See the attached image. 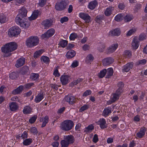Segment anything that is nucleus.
<instances>
[{
    "label": "nucleus",
    "mask_w": 147,
    "mask_h": 147,
    "mask_svg": "<svg viewBox=\"0 0 147 147\" xmlns=\"http://www.w3.org/2000/svg\"><path fill=\"white\" fill-rule=\"evenodd\" d=\"M17 47L18 45L15 42H11L4 45L1 48V51L5 53L4 57H9L11 54L8 53L16 50Z\"/></svg>",
    "instance_id": "f257e3e1"
},
{
    "label": "nucleus",
    "mask_w": 147,
    "mask_h": 147,
    "mask_svg": "<svg viewBox=\"0 0 147 147\" xmlns=\"http://www.w3.org/2000/svg\"><path fill=\"white\" fill-rule=\"evenodd\" d=\"M39 43V39L36 36H32L27 39L26 45L28 47L32 48L37 45Z\"/></svg>",
    "instance_id": "f03ea898"
},
{
    "label": "nucleus",
    "mask_w": 147,
    "mask_h": 147,
    "mask_svg": "<svg viewBox=\"0 0 147 147\" xmlns=\"http://www.w3.org/2000/svg\"><path fill=\"white\" fill-rule=\"evenodd\" d=\"M74 122L71 120H65L61 124V128L63 130L68 131L71 130L74 127Z\"/></svg>",
    "instance_id": "7ed1b4c3"
},
{
    "label": "nucleus",
    "mask_w": 147,
    "mask_h": 147,
    "mask_svg": "<svg viewBox=\"0 0 147 147\" xmlns=\"http://www.w3.org/2000/svg\"><path fill=\"white\" fill-rule=\"evenodd\" d=\"M21 31L19 27L14 26L11 28L9 30L8 35L10 37L16 36L18 35Z\"/></svg>",
    "instance_id": "20e7f679"
},
{
    "label": "nucleus",
    "mask_w": 147,
    "mask_h": 147,
    "mask_svg": "<svg viewBox=\"0 0 147 147\" xmlns=\"http://www.w3.org/2000/svg\"><path fill=\"white\" fill-rule=\"evenodd\" d=\"M27 11L24 7H22L19 10V13L16 18L17 22L20 20V18H25L27 16Z\"/></svg>",
    "instance_id": "39448f33"
},
{
    "label": "nucleus",
    "mask_w": 147,
    "mask_h": 147,
    "mask_svg": "<svg viewBox=\"0 0 147 147\" xmlns=\"http://www.w3.org/2000/svg\"><path fill=\"white\" fill-rule=\"evenodd\" d=\"M55 33V30L53 28H51L48 30L45 33L42 34L41 37L42 39H48L53 36Z\"/></svg>",
    "instance_id": "423d86ee"
},
{
    "label": "nucleus",
    "mask_w": 147,
    "mask_h": 147,
    "mask_svg": "<svg viewBox=\"0 0 147 147\" xmlns=\"http://www.w3.org/2000/svg\"><path fill=\"white\" fill-rule=\"evenodd\" d=\"M17 22L16 19L15 22L16 23L19 25L20 26L24 28H28L30 26V24L29 22L25 21V18H20V20Z\"/></svg>",
    "instance_id": "0eeeda50"
},
{
    "label": "nucleus",
    "mask_w": 147,
    "mask_h": 147,
    "mask_svg": "<svg viewBox=\"0 0 147 147\" xmlns=\"http://www.w3.org/2000/svg\"><path fill=\"white\" fill-rule=\"evenodd\" d=\"M67 5V3L65 1H62L59 3H56L55 5V9L58 11H62L64 9Z\"/></svg>",
    "instance_id": "6e6552de"
},
{
    "label": "nucleus",
    "mask_w": 147,
    "mask_h": 147,
    "mask_svg": "<svg viewBox=\"0 0 147 147\" xmlns=\"http://www.w3.org/2000/svg\"><path fill=\"white\" fill-rule=\"evenodd\" d=\"M64 99L65 101L71 105L74 104L75 102L76 99L75 97L71 94L66 96Z\"/></svg>",
    "instance_id": "1a4fd4ad"
},
{
    "label": "nucleus",
    "mask_w": 147,
    "mask_h": 147,
    "mask_svg": "<svg viewBox=\"0 0 147 147\" xmlns=\"http://www.w3.org/2000/svg\"><path fill=\"white\" fill-rule=\"evenodd\" d=\"M80 17L85 21L86 23H89L91 22V17L87 13H81L79 14Z\"/></svg>",
    "instance_id": "9d476101"
},
{
    "label": "nucleus",
    "mask_w": 147,
    "mask_h": 147,
    "mask_svg": "<svg viewBox=\"0 0 147 147\" xmlns=\"http://www.w3.org/2000/svg\"><path fill=\"white\" fill-rule=\"evenodd\" d=\"M53 22V20L51 19H47L42 21V24L44 26L45 29H47L51 26Z\"/></svg>",
    "instance_id": "9b49d317"
},
{
    "label": "nucleus",
    "mask_w": 147,
    "mask_h": 147,
    "mask_svg": "<svg viewBox=\"0 0 147 147\" xmlns=\"http://www.w3.org/2000/svg\"><path fill=\"white\" fill-rule=\"evenodd\" d=\"M25 59L24 57H22L18 59L16 61L15 66L17 68L21 67L24 64Z\"/></svg>",
    "instance_id": "f8f14e48"
},
{
    "label": "nucleus",
    "mask_w": 147,
    "mask_h": 147,
    "mask_svg": "<svg viewBox=\"0 0 147 147\" xmlns=\"http://www.w3.org/2000/svg\"><path fill=\"white\" fill-rule=\"evenodd\" d=\"M113 62V59L111 57H108L102 60L104 66H106L112 63Z\"/></svg>",
    "instance_id": "ddd939ff"
},
{
    "label": "nucleus",
    "mask_w": 147,
    "mask_h": 147,
    "mask_svg": "<svg viewBox=\"0 0 147 147\" xmlns=\"http://www.w3.org/2000/svg\"><path fill=\"white\" fill-rule=\"evenodd\" d=\"M146 131V129L145 127L141 128L139 132L137 133V136L139 138H143L145 135Z\"/></svg>",
    "instance_id": "4468645a"
},
{
    "label": "nucleus",
    "mask_w": 147,
    "mask_h": 147,
    "mask_svg": "<svg viewBox=\"0 0 147 147\" xmlns=\"http://www.w3.org/2000/svg\"><path fill=\"white\" fill-rule=\"evenodd\" d=\"M139 45L138 39L137 37H134L132 43V46L133 48L136 50L137 49Z\"/></svg>",
    "instance_id": "2eb2a0df"
},
{
    "label": "nucleus",
    "mask_w": 147,
    "mask_h": 147,
    "mask_svg": "<svg viewBox=\"0 0 147 147\" xmlns=\"http://www.w3.org/2000/svg\"><path fill=\"white\" fill-rule=\"evenodd\" d=\"M133 66L132 63H128L123 67V72H128L132 68Z\"/></svg>",
    "instance_id": "dca6fc26"
},
{
    "label": "nucleus",
    "mask_w": 147,
    "mask_h": 147,
    "mask_svg": "<svg viewBox=\"0 0 147 147\" xmlns=\"http://www.w3.org/2000/svg\"><path fill=\"white\" fill-rule=\"evenodd\" d=\"M69 76L67 75L62 76L60 78V80L63 85H65L69 82Z\"/></svg>",
    "instance_id": "f3484780"
},
{
    "label": "nucleus",
    "mask_w": 147,
    "mask_h": 147,
    "mask_svg": "<svg viewBox=\"0 0 147 147\" xmlns=\"http://www.w3.org/2000/svg\"><path fill=\"white\" fill-rule=\"evenodd\" d=\"M121 33V31L119 28L115 29L112 31H111L109 32L110 35L112 36H119Z\"/></svg>",
    "instance_id": "a211bd4d"
},
{
    "label": "nucleus",
    "mask_w": 147,
    "mask_h": 147,
    "mask_svg": "<svg viewBox=\"0 0 147 147\" xmlns=\"http://www.w3.org/2000/svg\"><path fill=\"white\" fill-rule=\"evenodd\" d=\"M64 139L67 142H69V144L73 143L74 141V137L72 135L65 136L64 137Z\"/></svg>",
    "instance_id": "6ab92c4d"
},
{
    "label": "nucleus",
    "mask_w": 147,
    "mask_h": 147,
    "mask_svg": "<svg viewBox=\"0 0 147 147\" xmlns=\"http://www.w3.org/2000/svg\"><path fill=\"white\" fill-rule=\"evenodd\" d=\"M118 46L117 44H113L111 47L108 48L107 53H111L114 52L117 48Z\"/></svg>",
    "instance_id": "aec40b11"
},
{
    "label": "nucleus",
    "mask_w": 147,
    "mask_h": 147,
    "mask_svg": "<svg viewBox=\"0 0 147 147\" xmlns=\"http://www.w3.org/2000/svg\"><path fill=\"white\" fill-rule=\"evenodd\" d=\"M28 71V67L26 65H25L20 69V73L23 75H25L27 74Z\"/></svg>",
    "instance_id": "412c9836"
},
{
    "label": "nucleus",
    "mask_w": 147,
    "mask_h": 147,
    "mask_svg": "<svg viewBox=\"0 0 147 147\" xmlns=\"http://www.w3.org/2000/svg\"><path fill=\"white\" fill-rule=\"evenodd\" d=\"M24 86H20L17 88L13 90L12 92V93L14 95L21 93L23 90Z\"/></svg>",
    "instance_id": "4be33fe9"
},
{
    "label": "nucleus",
    "mask_w": 147,
    "mask_h": 147,
    "mask_svg": "<svg viewBox=\"0 0 147 147\" xmlns=\"http://www.w3.org/2000/svg\"><path fill=\"white\" fill-rule=\"evenodd\" d=\"M9 107L11 110L12 111H16L17 110L18 108L17 103L14 102L11 103L9 104Z\"/></svg>",
    "instance_id": "5701e85b"
},
{
    "label": "nucleus",
    "mask_w": 147,
    "mask_h": 147,
    "mask_svg": "<svg viewBox=\"0 0 147 147\" xmlns=\"http://www.w3.org/2000/svg\"><path fill=\"white\" fill-rule=\"evenodd\" d=\"M133 18V16L131 14H126L125 15L124 14L123 19L125 22H128L131 21Z\"/></svg>",
    "instance_id": "b1692460"
},
{
    "label": "nucleus",
    "mask_w": 147,
    "mask_h": 147,
    "mask_svg": "<svg viewBox=\"0 0 147 147\" xmlns=\"http://www.w3.org/2000/svg\"><path fill=\"white\" fill-rule=\"evenodd\" d=\"M76 54V53L75 51L72 50H70L67 53V58L69 59L71 58L74 57Z\"/></svg>",
    "instance_id": "393cba45"
},
{
    "label": "nucleus",
    "mask_w": 147,
    "mask_h": 147,
    "mask_svg": "<svg viewBox=\"0 0 147 147\" xmlns=\"http://www.w3.org/2000/svg\"><path fill=\"white\" fill-rule=\"evenodd\" d=\"M44 95L43 93H39L36 96L35 99L36 102L38 103L41 101L44 98Z\"/></svg>",
    "instance_id": "a878e982"
},
{
    "label": "nucleus",
    "mask_w": 147,
    "mask_h": 147,
    "mask_svg": "<svg viewBox=\"0 0 147 147\" xmlns=\"http://www.w3.org/2000/svg\"><path fill=\"white\" fill-rule=\"evenodd\" d=\"M97 4V1L96 0H94L89 3L88 7L91 9H93L96 7Z\"/></svg>",
    "instance_id": "bb28decb"
},
{
    "label": "nucleus",
    "mask_w": 147,
    "mask_h": 147,
    "mask_svg": "<svg viewBox=\"0 0 147 147\" xmlns=\"http://www.w3.org/2000/svg\"><path fill=\"white\" fill-rule=\"evenodd\" d=\"M39 11L38 10H36L33 13L32 16L29 17V19L30 20H32L36 19L37 17L38 13Z\"/></svg>",
    "instance_id": "cd10ccee"
},
{
    "label": "nucleus",
    "mask_w": 147,
    "mask_h": 147,
    "mask_svg": "<svg viewBox=\"0 0 147 147\" xmlns=\"http://www.w3.org/2000/svg\"><path fill=\"white\" fill-rule=\"evenodd\" d=\"M99 122H100V126L101 129H105L107 127V126L105 125L106 122L105 119L102 118L100 119Z\"/></svg>",
    "instance_id": "c85d7f7f"
},
{
    "label": "nucleus",
    "mask_w": 147,
    "mask_h": 147,
    "mask_svg": "<svg viewBox=\"0 0 147 147\" xmlns=\"http://www.w3.org/2000/svg\"><path fill=\"white\" fill-rule=\"evenodd\" d=\"M114 8L113 7H109L107 8L106 10L105 11V14L107 16H109L111 14V12L112 10H113Z\"/></svg>",
    "instance_id": "c756f323"
},
{
    "label": "nucleus",
    "mask_w": 147,
    "mask_h": 147,
    "mask_svg": "<svg viewBox=\"0 0 147 147\" xmlns=\"http://www.w3.org/2000/svg\"><path fill=\"white\" fill-rule=\"evenodd\" d=\"M113 73V69L112 68H108L107 70L106 73L107 75L106 76V78H109L111 76Z\"/></svg>",
    "instance_id": "7c9ffc66"
},
{
    "label": "nucleus",
    "mask_w": 147,
    "mask_h": 147,
    "mask_svg": "<svg viewBox=\"0 0 147 147\" xmlns=\"http://www.w3.org/2000/svg\"><path fill=\"white\" fill-rule=\"evenodd\" d=\"M39 75L38 74L33 73L31 74L30 78L33 81L37 80L38 78Z\"/></svg>",
    "instance_id": "2f4dec72"
},
{
    "label": "nucleus",
    "mask_w": 147,
    "mask_h": 147,
    "mask_svg": "<svg viewBox=\"0 0 147 147\" xmlns=\"http://www.w3.org/2000/svg\"><path fill=\"white\" fill-rule=\"evenodd\" d=\"M31 112V109L30 106H27L24 107L23 110V113L25 114L30 113Z\"/></svg>",
    "instance_id": "473e14b6"
},
{
    "label": "nucleus",
    "mask_w": 147,
    "mask_h": 147,
    "mask_svg": "<svg viewBox=\"0 0 147 147\" xmlns=\"http://www.w3.org/2000/svg\"><path fill=\"white\" fill-rule=\"evenodd\" d=\"M123 13L118 14L115 17V19L117 21H120L123 19Z\"/></svg>",
    "instance_id": "72a5a7b5"
},
{
    "label": "nucleus",
    "mask_w": 147,
    "mask_h": 147,
    "mask_svg": "<svg viewBox=\"0 0 147 147\" xmlns=\"http://www.w3.org/2000/svg\"><path fill=\"white\" fill-rule=\"evenodd\" d=\"M111 108L109 109L105 108L103 111V115L105 117H107V116L109 115V114L111 113Z\"/></svg>",
    "instance_id": "f704fd0d"
},
{
    "label": "nucleus",
    "mask_w": 147,
    "mask_h": 147,
    "mask_svg": "<svg viewBox=\"0 0 147 147\" xmlns=\"http://www.w3.org/2000/svg\"><path fill=\"white\" fill-rule=\"evenodd\" d=\"M32 142V139L31 138L27 139L25 140L23 142V144L25 146L30 145Z\"/></svg>",
    "instance_id": "c9c22d12"
},
{
    "label": "nucleus",
    "mask_w": 147,
    "mask_h": 147,
    "mask_svg": "<svg viewBox=\"0 0 147 147\" xmlns=\"http://www.w3.org/2000/svg\"><path fill=\"white\" fill-rule=\"evenodd\" d=\"M107 72V70L106 69H104L101 71L100 73H98V76L99 78H103L106 75Z\"/></svg>",
    "instance_id": "e433bc0d"
},
{
    "label": "nucleus",
    "mask_w": 147,
    "mask_h": 147,
    "mask_svg": "<svg viewBox=\"0 0 147 147\" xmlns=\"http://www.w3.org/2000/svg\"><path fill=\"white\" fill-rule=\"evenodd\" d=\"M68 42L67 40H62L60 41L59 43V45L62 47H65L67 44Z\"/></svg>",
    "instance_id": "4c0bfd02"
},
{
    "label": "nucleus",
    "mask_w": 147,
    "mask_h": 147,
    "mask_svg": "<svg viewBox=\"0 0 147 147\" xmlns=\"http://www.w3.org/2000/svg\"><path fill=\"white\" fill-rule=\"evenodd\" d=\"M43 52V51L42 50L36 51L34 54V58H37Z\"/></svg>",
    "instance_id": "58836bf2"
},
{
    "label": "nucleus",
    "mask_w": 147,
    "mask_h": 147,
    "mask_svg": "<svg viewBox=\"0 0 147 147\" xmlns=\"http://www.w3.org/2000/svg\"><path fill=\"white\" fill-rule=\"evenodd\" d=\"M146 62V60L145 59H143L138 61L136 63V65H143L145 64Z\"/></svg>",
    "instance_id": "ea45409f"
},
{
    "label": "nucleus",
    "mask_w": 147,
    "mask_h": 147,
    "mask_svg": "<svg viewBox=\"0 0 147 147\" xmlns=\"http://www.w3.org/2000/svg\"><path fill=\"white\" fill-rule=\"evenodd\" d=\"M41 60L45 63H47L50 61L49 58L46 56H43L41 57Z\"/></svg>",
    "instance_id": "a19ab883"
},
{
    "label": "nucleus",
    "mask_w": 147,
    "mask_h": 147,
    "mask_svg": "<svg viewBox=\"0 0 147 147\" xmlns=\"http://www.w3.org/2000/svg\"><path fill=\"white\" fill-rule=\"evenodd\" d=\"M49 117L47 116H46L44 118V121L42 122V123L41 126L42 127H45L46 124L48 122Z\"/></svg>",
    "instance_id": "79ce46f5"
},
{
    "label": "nucleus",
    "mask_w": 147,
    "mask_h": 147,
    "mask_svg": "<svg viewBox=\"0 0 147 147\" xmlns=\"http://www.w3.org/2000/svg\"><path fill=\"white\" fill-rule=\"evenodd\" d=\"M7 21L6 18L5 16L3 15H0V22L3 23Z\"/></svg>",
    "instance_id": "37998d69"
},
{
    "label": "nucleus",
    "mask_w": 147,
    "mask_h": 147,
    "mask_svg": "<svg viewBox=\"0 0 147 147\" xmlns=\"http://www.w3.org/2000/svg\"><path fill=\"white\" fill-rule=\"evenodd\" d=\"M69 142H67L65 140H62L61 142V147H67L69 144Z\"/></svg>",
    "instance_id": "c03bdc74"
},
{
    "label": "nucleus",
    "mask_w": 147,
    "mask_h": 147,
    "mask_svg": "<svg viewBox=\"0 0 147 147\" xmlns=\"http://www.w3.org/2000/svg\"><path fill=\"white\" fill-rule=\"evenodd\" d=\"M119 98V95L115 93L113 94V96L111 98V102H114L117 100Z\"/></svg>",
    "instance_id": "a18cd8bd"
},
{
    "label": "nucleus",
    "mask_w": 147,
    "mask_h": 147,
    "mask_svg": "<svg viewBox=\"0 0 147 147\" xmlns=\"http://www.w3.org/2000/svg\"><path fill=\"white\" fill-rule=\"evenodd\" d=\"M83 80V79L81 78H78L77 80L74 81L72 83L73 84V85L72 86V87L74 85H76L78 83H80L81 82H82Z\"/></svg>",
    "instance_id": "49530a36"
},
{
    "label": "nucleus",
    "mask_w": 147,
    "mask_h": 147,
    "mask_svg": "<svg viewBox=\"0 0 147 147\" xmlns=\"http://www.w3.org/2000/svg\"><path fill=\"white\" fill-rule=\"evenodd\" d=\"M9 78L12 80L16 79L17 78V75L15 72H13L9 74Z\"/></svg>",
    "instance_id": "de8ad7c7"
},
{
    "label": "nucleus",
    "mask_w": 147,
    "mask_h": 147,
    "mask_svg": "<svg viewBox=\"0 0 147 147\" xmlns=\"http://www.w3.org/2000/svg\"><path fill=\"white\" fill-rule=\"evenodd\" d=\"M31 132L34 135H36L38 133L37 129L35 127H32L30 129Z\"/></svg>",
    "instance_id": "09e8293b"
},
{
    "label": "nucleus",
    "mask_w": 147,
    "mask_h": 147,
    "mask_svg": "<svg viewBox=\"0 0 147 147\" xmlns=\"http://www.w3.org/2000/svg\"><path fill=\"white\" fill-rule=\"evenodd\" d=\"M124 54L125 56L127 58H130L131 56V52L129 51H125Z\"/></svg>",
    "instance_id": "8fccbe9b"
},
{
    "label": "nucleus",
    "mask_w": 147,
    "mask_h": 147,
    "mask_svg": "<svg viewBox=\"0 0 147 147\" xmlns=\"http://www.w3.org/2000/svg\"><path fill=\"white\" fill-rule=\"evenodd\" d=\"M59 67L57 66L56 68V69L54 70L53 73V74L55 76L59 77L60 76L59 73L58 69L59 68Z\"/></svg>",
    "instance_id": "3c124183"
},
{
    "label": "nucleus",
    "mask_w": 147,
    "mask_h": 147,
    "mask_svg": "<svg viewBox=\"0 0 147 147\" xmlns=\"http://www.w3.org/2000/svg\"><path fill=\"white\" fill-rule=\"evenodd\" d=\"M89 108V106L87 105H84L80 109L79 112H82L83 111Z\"/></svg>",
    "instance_id": "603ef678"
},
{
    "label": "nucleus",
    "mask_w": 147,
    "mask_h": 147,
    "mask_svg": "<svg viewBox=\"0 0 147 147\" xmlns=\"http://www.w3.org/2000/svg\"><path fill=\"white\" fill-rule=\"evenodd\" d=\"M46 0H40L38 3V5L40 7H43L46 4Z\"/></svg>",
    "instance_id": "864d4df0"
},
{
    "label": "nucleus",
    "mask_w": 147,
    "mask_h": 147,
    "mask_svg": "<svg viewBox=\"0 0 147 147\" xmlns=\"http://www.w3.org/2000/svg\"><path fill=\"white\" fill-rule=\"evenodd\" d=\"M34 83H28L24 85V86L25 88L27 89H30L33 86Z\"/></svg>",
    "instance_id": "5fc2aeb1"
},
{
    "label": "nucleus",
    "mask_w": 147,
    "mask_h": 147,
    "mask_svg": "<svg viewBox=\"0 0 147 147\" xmlns=\"http://www.w3.org/2000/svg\"><path fill=\"white\" fill-rule=\"evenodd\" d=\"M77 36V34L76 33H73L71 34L69 36V39L71 40H74Z\"/></svg>",
    "instance_id": "6e6d98bb"
},
{
    "label": "nucleus",
    "mask_w": 147,
    "mask_h": 147,
    "mask_svg": "<svg viewBox=\"0 0 147 147\" xmlns=\"http://www.w3.org/2000/svg\"><path fill=\"white\" fill-rule=\"evenodd\" d=\"M37 116L36 115H34L29 120V122L32 124L34 123L36 119Z\"/></svg>",
    "instance_id": "4d7b16f0"
},
{
    "label": "nucleus",
    "mask_w": 147,
    "mask_h": 147,
    "mask_svg": "<svg viewBox=\"0 0 147 147\" xmlns=\"http://www.w3.org/2000/svg\"><path fill=\"white\" fill-rule=\"evenodd\" d=\"M69 19L67 17L65 16L63 18H61L60 19V22L62 24L64 22L67 21Z\"/></svg>",
    "instance_id": "13d9d810"
},
{
    "label": "nucleus",
    "mask_w": 147,
    "mask_h": 147,
    "mask_svg": "<svg viewBox=\"0 0 147 147\" xmlns=\"http://www.w3.org/2000/svg\"><path fill=\"white\" fill-rule=\"evenodd\" d=\"M105 48V46L104 45H101L98 48V50L100 52H102Z\"/></svg>",
    "instance_id": "bf43d9fd"
},
{
    "label": "nucleus",
    "mask_w": 147,
    "mask_h": 147,
    "mask_svg": "<svg viewBox=\"0 0 147 147\" xmlns=\"http://www.w3.org/2000/svg\"><path fill=\"white\" fill-rule=\"evenodd\" d=\"M136 31L135 29H132L130 30L127 33L126 35L127 36H130L133 33H134Z\"/></svg>",
    "instance_id": "052dcab7"
},
{
    "label": "nucleus",
    "mask_w": 147,
    "mask_h": 147,
    "mask_svg": "<svg viewBox=\"0 0 147 147\" xmlns=\"http://www.w3.org/2000/svg\"><path fill=\"white\" fill-rule=\"evenodd\" d=\"M91 91L90 90H86L83 94V96H86L91 94Z\"/></svg>",
    "instance_id": "680f3d73"
},
{
    "label": "nucleus",
    "mask_w": 147,
    "mask_h": 147,
    "mask_svg": "<svg viewBox=\"0 0 147 147\" xmlns=\"http://www.w3.org/2000/svg\"><path fill=\"white\" fill-rule=\"evenodd\" d=\"M146 35L144 34H141L139 36V38L140 40H142L146 39Z\"/></svg>",
    "instance_id": "e2e57ef3"
},
{
    "label": "nucleus",
    "mask_w": 147,
    "mask_h": 147,
    "mask_svg": "<svg viewBox=\"0 0 147 147\" xmlns=\"http://www.w3.org/2000/svg\"><path fill=\"white\" fill-rule=\"evenodd\" d=\"M93 142L96 143L98 141V136L96 134H95L93 138Z\"/></svg>",
    "instance_id": "0e129e2a"
},
{
    "label": "nucleus",
    "mask_w": 147,
    "mask_h": 147,
    "mask_svg": "<svg viewBox=\"0 0 147 147\" xmlns=\"http://www.w3.org/2000/svg\"><path fill=\"white\" fill-rule=\"evenodd\" d=\"M86 59L88 60L93 61L94 59V57L92 54H89L87 56Z\"/></svg>",
    "instance_id": "69168bd1"
},
{
    "label": "nucleus",
    "mask_w": 147,
    "mask_h": 147,
    "mask_svg": "<svg viewBox=\"0 0 147 147\" xmlns=\"http://www.w3.org/2000/svg\"><path fill=\"white\" fill-rule=\"evenodd\" d=\"M117 85L118 88L122 89L124 87V84L122 82H119L118 83Z\"/></svg>",
    "instance_id": "338daca9"
},
{
    "label": "nucleus",
    "mask_w": 147,
    "mask_h": 147,
    "mask_svg": "<svg viewBox=\"0 0 147 147\" xmlns=\"http://www.w3.org/2000/svg\"><path fill=\"white\" fill-rule=\"evenodd\" d=\"M78 62L76 61H75L72 63L71 66L72 67L74 68L78 66Z\"/></svg>",
    "instance_id": "774afa93"
}]
</instances>
